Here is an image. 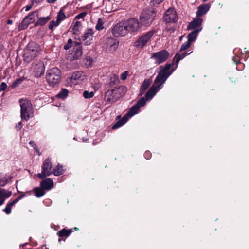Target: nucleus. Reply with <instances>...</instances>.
Returning a JSON list of instances; mask_svg holds the SVG:
<instances>
[{
    "label": "nucleus",
    "mask_w": 249,
    "mask_h": 249,
    "mask_svg": "<svg viewBox=\"0 0 249 249\" xmlns=\"http://www.w3.org/2000/svg\"><path fill=\"white\" fill-rule=\"evenodd\" d=\"M202 19L200 18H198L196 19L193 20L188 25V29L192 30L200 26L202 23Z\"/></svg>",
    "instance_id": "obj_24"
},
{
    "label": "nucleus",
    "mask_w": 249,
    "mask_h": 249,
    "mask_svg": "<svg viewBox=\"0 0 249 249\" xmlns=\"http://www.w3.org/2000/svg\"><path fill=\"white\" fill-rule=\"evenodd\" d=\"M22 127V122H19L18 123V124H17V125H16V128L18 130H19L21 129Z\"/></svg>",
    "instance_id": "obj_49"
},
{
    "label": "nucleus",
    "mask_w": 249,
    "mask_h": 249,
    "mask_svg": "<svg viewBox=\"0 0 249 249\" xmlns=\"http://www.w3.org/2000/svg\"><path fill=\"white\" fill-rule=\"evenodd\" d=\"M128 76V72L127 71H124L120 75V78L122 80H124L126 79Z\"/></svg>",
    "instance_id": "obj_46"
},
{
    "label": "nucleus",
    "mask_w": 249,
    "mask_h": 249,
    "mask_svg": "<svg viewBox=\"0 0 249 249\" xmlns=\"http://www.w3.org/2000/svg\"><path fill=\"white\" fill-rule=\"evenodd\" d=\"M71 233V231H68L65 229H63L59 231L58 233V236L61 237H68L70 233Z\"/></svg>",
    "instance_id": "obj_37"
},
{
    "label": "nucleus",
    "mask_w": 249,
    "mask_h": 249,
    "mask_svg": "<svg viewBox=\"0 0 249 249\" xmlns=\"http://www.w3.org/2000/svg\"><path fill=\"white\" fill-rule=\"evenodd\" d=\"M35 149V150L36 151V152L37 153V154L40 156L41 155V153L39 150V149H38L37 147H36L35 148H34Z\"/></svg>",
    "instance_id": "obj_53"
},
{
    "label": "nucleus",
    "mask_w": 249,
    "mask_h": 249,
    "mask_svg": "<svg viewBox=\"0 0 249 249\" xmlns=\"http://www.w3.org/2000/svg\"><path fill=\"white\" fill-rule=\"evenodd\" d=\"M146 101V99L144 97L140 98L137 101V104L132 106L129 111L115 124L112 126V129H115L123 125L130 118L138 113L140 108L145 105Z\"/></svg>",
    "instance_id": "obj_1"
},
{
    "label": "nucleus",
    "mask_w": 249,
    "mask_h": 249,
    "mask_svg": "<svg viewBox=\"0 0 249 249\" xmlns=\"http://www.w3.org/2000/svg\"><path fill=\"white\" fill-rule=\"evenodd\" d=\"M7 87V84L5 82H2L0 85V92L2 91L5 90Z\"/></svg>",
    "instance_id": "obj_47"
},
{
    "label": "nucleus",
    "mask_w": 249,
    "mask_h": 249,
    "mask_svg": "<svg viewBox=\"0 0 249 249\" xmlns=\"http://www.w3.org/2000/svg\"><path fill=\"white\" fill-rule=\"evenodd\" d=\"M29 144L34 148L37 146L36 144L35 143L34 141L32 140L29 142Z\"/></svg>",
    "instance_id": "obj_50"
},
{
    "label": "nucleus",
    "mask_w": 249,
    "mask_h": 249,
    "mask_svg": "<svg viewBox=\"0 0 249 249\" xmlns=\"http://www.w3.org/2000/svg\"><path fill=\"white\" fill-rule=\"evenodd\" d=\"M39 46L34 42L29 43L25 50L24 59L27 62H30L36 57L38 53Z\"/></svg>",
    "instance_id": "obj_4"
},
{
    "label": "nucleus",
    "mask_w": 249,
    "mask_h": 249,
    "mask_svg": "<svg viewBox=\"0 0 249 249\" xmlns=\"http://www.w3.org/2000/svg\"><path fill=\"white\" fill-rule=\"evenodd\" d=\"M11 195V192L4 189L0 188V206L2 205L5 200L9 197Z\"/></svg>",
    "instance_id": "obj_21"
},
{
    "label": "nucleus",
    "mask_w": 249,
    "mask_h": 249,
    "mask_svg": "<svg viewBox=\"0 0 249 249\" xmlns=\"http://www.w3.org/2000/svg\"><path fill=\"white\" fill-rule=\"evenodd\" d=\"M43 0H33L32 2H35L36 3H39L41 2Z\"/></svg>",
    "instance_id": "obj_54"
},
{
    "label": "nucleus",
    "mask_w": 249,
    "mask_h": 249,
    "mask_svg": "<svg viewBox=\"0 0 249 249\" xmlns=\"http://www.w3.org/2000/svg\"><path fill=\"white\" fill-rule=\"evenodd\" d=\"M94 92H89L88 91H85L83 92V96L86 99L90 98L94 96Z\"/></svg>",
    "instance_id": "obj_41"
},
{
    "label": "nucleus",
    "mask_w": 249,
    "mask_h": 249,
    "mask_svg": "<svg viewBox=\"0 0 249 249\" xmlns=\"http://www.w3.org/2000/svg\"><path fill=\"white\" fill-rule=\"evenodd\" d=\"M31 71L35 77L41 76L45 71V66L41 61H37L33 63L31 67Z\"/></svg>",
    "instance_id": "obj_9"
},
{
    "label": "nucleus",
    "mask_w": 249,
    "mask_h": 249,
    "mask_svg": "<svg viewBox=\"0 0 249 249\" xmlns=\"http://www.w3.org/2000/svg\"><path fill=\"white\" fill-rule=\"evenodd\" d=\"M149 152H145L144 154V156L147 159H148L150 157V156H149Z\"/></svg>",
    "instance_id": "obj_56"
},
{
    "label": "nucleus",
    "mask_w": 249,
    "mask_h": 249,
    "mask_svg": "<svg viewBox=\"0 0 249 249\" xmlns=\"http://www.w3.org/2000/svg\"><path fill=\"white\" fill-rule=\"evenodd\" d=\"M104 27L103 26V22L101 18H99L98 19L97 24L95 26V28L96 30L98 31H101L104 29Z\"/></svg>",
    "instance_id": "obj_38"
},
{
    "label": "nucleus",
    "mask_w": 249,
    "mask_h": 249,
    "mask_svg": "<svg viewBox=\"0 0 249 249\" xmlns=\"http://www.w3.org/2000/svg\"><path fill=\"white\" fill-rule=\"evenodd\" d=\"M156 13L152 9H144L140 16V19L141 23L145 26L150 25L153 22Z\"/></svg>",
    "instance_id": "obj_6"
},
{
    "label": "nucleus",
    "mask_w": 249,
    "mask_h": 249,
    "mask_svg": "<svg viewBox=\"0 0 249 249\" xmlns=\"http://www.w3.org/2000/svg\"><path fill=\"white\" fill-rule=\"evenodd\" d=\"M112 32L115 37L124 36L128 33L124 22L117 24L113 28Z\"/></svg>",
    "instance_id": "obj_10"
},
{
    "label": "nucleus",
    "mask_w": 249,
    "mask_h": 249,
    "mask_svg": "<svg viewBox=\"0 0 249 249\" xmlns=\"http://www.w3.org/2000/svg\"><path fill=\"white\" fill-rule=\"evenodd\" d=\"M118 42L114 41L113 43L110 46V50L113 52L115 51L118 48Z\"/></svg>",
    "instance_id": "obj_43"
},
{
    "label": "nucleus",
    "mask_w": 249,
    "mask_h": 249,
    "mask_svg": "<svg viewBox=\"0 0 249 249\" xmlns=\"http://www.w3.org/2000/svg\"><path fill=\"white\" fill-rule=\"evenodd\" d=\"M104 99L105 100L110 103L115 102L118 100L116 94H115L114 89L108 90L105 92Z\"/></svg>",
    "instance_id": "obj_16"
},
{
    "label": "nucleus",
    "mask_w": 249,
    "mask_h": 249,
    "mask_svg": "<svg viewBox=\"0 0 249 249\" xmlns=\"http://www.w3.org/2000/svg\"><path fill=\"white\" fill-rule=\"evenodd\" d=\"M151 84V80L149 79H145L140 87L139 95L142 96L144 94L145 90L149 87Z\"/></svg>",
    "instance_id": "obj_26"
},
{
    "label": "nucleus",
    "mask_w": 249,
    "mask_h": 249,
    "mask_svg": "<svg viewBox=\"0 0 249 249\" xmlns=\"http://www.w3.org/2000/svg\"><path fill=\"white\" fill-rule=\"evenodd\" d=\"M25 194L23 193L20 196L15 199L12 202H9L6 207L3 209V211L5 212L7 214H9L11 212V208L16 203L18 202L21 199L25 196Z\"/></svg>",
    "instance_id": "obj_17"
},
{
    "label": "nucleus",
    "mask_w": 249,
    "mask_h": 249,
    "mask_svg": "<svg viewBox=\"0 0 249 249\" xmlns=\"http://www.w3.org/2000/svg\"><path fill=\"white\" fill-rule=\"evenodd\" d=\"M202 29V27H200L198 29L195 30L190 33H189L187 36L188 41L190 43H192L194 41L198 35V33L201 31Z\"/></svg>",
    "instance_id": "obj_25"
},
{
    "label": "nucleus",
    "mask_w": 249,
    "mask_h": 249,
    "mask_svg": "<svg viewBox=\"0 0 249 249\" xmlns=\"http://www.w3.org/2000/svg\"><path fill=\"white\" fill-rule=\"evenodd\" d=\"M210 4L208 3L200 5L198 7V9L196 12L197 16L200 17L206 13L210 9Z\"/></svg>",
    "instance_id": "obj_23"
},
{
    "label": "nucleus",
    "mask_w": 249,
    "mask_h": 249,
    "mask_svg": "<svg viewBox=\"0 0 249 249\" xmlns=\"http://www.w3.org/2000/svg\"><path fill=\"white\" fill-rule=\"evenodd\" d=\"M57 0H47V1L50 3H54Z\"/></svg>",
    "instance_id": "obj_55"
},
{
    "label": "nucleus",
    "mask_w": 249,
    "mask_h": 249,
    "mask_svg": "<svg viewBox=\"0 0 249 249\" xmlns=\"http://www.w3.org/2000/svg\"><path fill=\"white\" fill-rule=\"evenodd\" d=\"M191 45V43H190L189 41H188L187 40V42L184 43L180 49V52H181L182 51H184V50H185L186 49H187L188 48H189Z\"/></svg>",
    "instance_id": "obj_42"
},
{
    "label": "nucleus",
    "mask_w": 249,
    "mask_h": 249,
    "mask_svg": "<svg viewBox=\"0 0 249 249\" xmlns=\"http://www.w3.org/2000/svg\"><path fill=\"white\" fill-rule=\"evenodd\" d=\"M51 19L50 16H47L45 17H40L36 21L35 23L36 25H44L47 22H48Z\"/></svg>",
    "instance_id": "obj_29"
},
{
    "label": "nucleus",
    "mask_w": 249,
    "mask_h": 249,
    "mask_svg": "<svg viewBox=\"0 0 249 249\" xmlns=\"http://www.w3.org/2000/svg\"><path fill=\"white\" fill-rule=\"evenodd\" d=\"M93 30L91 28L87 29L82 37V39L85 41L87 45H89L91 43V41L93 39Z\"/></svg>",
    "instance_id": "obj_15"
},
{
    "label": "nucleus",
    "mask_w": 249,
    "mask_h": 249,
    "mask_svg": "<svg viewBox=\"0 0 249 249\" xmlns=\"http://www.w3.org/2000/svg\"><path fill=\"white\" fill-rule=\"evenodd\" d=\"M169 56V53L167 51L163 50L152 54L151 58L155 60V62L158 64L165 61Z\"/></svg>",
    "instance_id": "obj_13"
},
{
    "label": "nucleus",
    "mask_w": 249,
    "mask_h": 249,
    "mask_svg": "<svg viewBox=\"0 0 249 249\" xmlns=\"http://www.w3.org/2000/svg\"><path fill=\"white\" fill-rule=\"evenodd\" d=\"M66 18V16L65 15L63 10L60 9L59 11L57 16V21H58L60 23L61 21L64 20Z\"/></svg>",
    "instance_id": "obj_33"
},
{
    "label": "nucleus",
    "mask_w": 249,
    "mask_h": 249,
    "mask_svg": "<svg viewBox=\"0 0 249 249\" xmlns=\"http://www.w3.org/2000/svg\"><path fill=\"white\" fill-rule=\"evenodd\" d=\"M12 23H13L12 20H10V19L7 20V24H12Z\"/></svg>",
    "instance_id": "obj_57"
},
{
    "label": "nucleus",
    "mask_w": 249,
    "mask_h": 249,
    "mask_svg": "<svg viewBox=\"0 0 249 249\" xmlns=\"http://www.w3.org/2000/svg\"><path fill=\"white\" fill-rule=\"evenodd\" d=\"M208 0H202V1H203V2H205V1H208Z\"/></svg>",
    "instance_id": "obj_58"
},
{
    "label": "nucleus",
    "mask_w": 249,
    "mask_h": 249,
    "mask_svg": "<svg viewBox=\"0 0 249 249\" xmlns=\"http://www.w3.org/2000/svg\"><path fill=\"white\" fill-rule=\"evenodd\" d=\"M85 78V75L82 71L74 72L71 77V80L72 82H74L76 81H81Z\"/></svg>",
    "instance_id": "obj_19"
},
{
    "label": "nucleus",
    "mask_w": 249,
    "mask_h": 249,
    "mask_svg": "<svg viewBox=\"0 0 249 249\" xmlns=\"http://www.w3.org/2000/svg\"><path fill=\"white\" fill-rule=\"evenodd\" d=\"M64 173L63 166L58 164L55 168L53 170V173L54 176H59Z\"/></svg>",
    "instance_id": "obj_30"
},
{
    "label": "nucleus",
    "mask_w": 249,
    "mask_h": 249,
    "mask_svg": "<svg viewBox=\"0 0 249 249\" xmlns=\"http://www.w3.org/2000/svg\"><path fill=\"white\" fill-rule=\"evenodd\" d=\"M20 112L22 120L28 121L33 114L32 105L28 100H20Z\"/></svg>",
    "instance_id": "obj_5"
},
{
    "label": "nucleus",
    "mask_w": 249,
    "mask_h": 249,
    "mask_svg": "<svg viewBox=\"0 0 249 249\" xmlns=\"http://www.w3.org/2000/svg\"><path fill=\"white\" fill-rule=\"evenodd\" d=\"M171 64H166L165 67L161 70L157 75L154 81V84L160 88V86L165 82L168 77L171 75L172 71H170Z\"/></svg>",
    "instance_id": "obj_3"
},
{
    "label": "nucleus",
    "mask_w": 249,
    "mask_h": 249,
    "mask_svg": "<svg viewBox=\"0 0 249 249\" xmlns=\"http://www.w3.org/2000/svg\"><path fill=\"white\" fill-rule=\"evenodd\" d=\"M35 14V12L31 13L28 15V16L26 17L25 18H27L28 19H29V21L32 23L34 21Z\"/></svg>",
    "instance_id": "obj_44"
},
{
    "label": "nucleus",
    "mask_w": 249,
    "mask_h": 249,
    "mask_svg": "<svg viewBox=\"0 0 249 249\" xmlns=\"http://www.w3.org/2000/svg\"><path fill=\"white\" fill-rule=\"evenodd\" d=\"M154 33V30H151L142 35L135 41V46L139 48L143 47L151 40Z\"/></svg>",
    "instance_id": "obj_7"
},
{
    "label": "nucleus",
    "mask_w": 249,
    "mask_h": 249,
    "mask_svg": "<svg viewBox=\"0 0 249 249\" xmlns=\"http://www.w3.org/2000/svg\"><path fill=\"white\" fill-rule=\"evenodd\" d=\"M114 90L115 91V94H116L118 100L120 97L124 96L126 93L127 91V88L124 85H121L118 88L114 89Z\"/></svg>",
    "instance_id": "obj_20"
},
{
    "label": "nucleus",
    "mask_w": 249,
    "mask_h": 249,
    "mask_svg": "<svg viewBox=\"0 0 249 249\" xmlns=\"http://www.w3.org/2000/svg\"><path fill=\"white\" fill-rule=\"evenodd\" d=\"M164 0H151V4L152 5H158L162 2Z\"/></svg>",
    "instance_id": "obj_48"
},
{
    "label": "nucleus",
    "mask_w": 249,
    "mask_h": 249,
    "mask_svg": "<svg viewBox=\"0 0 249 249\" xmlns=\"http://www.w3.org/2000/svg\"><path fill=\"white\" fill-rule=\"evenodd\" d=\"M233 61L235 63L237 64L238 62L239 61V60L238 59V57L236 56H235L233 58Z\"/></svg>",
    "instance_id": "obj_52"
},
{
    "label": "nucleus",
    "mask_w": 249,
    "mask_h": 249,
    "mask_svg": "<svg viewBox=\"0 0 249 249\" xmlns=\"http://www.w3.org/2000/svg\"><path fill=\"white\" fill-rule=\"evenodd\" d=\"M81 27V22L80 21H76L73 27H72V31L73 34H77L79 31L80 28Z\"/></svg>",
    "instance_id": "obj_35"
},
{
    "label": "nucleus",
    "mask_w": 249,
    "mask_h": 249,
    "mask_svg": "<svg viewBox=\"0 0 249 249\" xmlns=\"http://www.w3.org/2000/svg\"><path fill=\"white\" fill-rule=\"evenodd\" d=\"M124 22L128 32L136 33L141 28L140 22L136 18H131Z\"/></svg>",
    "instance_id": "obj_11"
},
{
    "label": "nucleus",
    "mask_w": 249,
    "mask_h": 249,
    "mask_svg": "<svg viewBox=\"0 0 249 249\" xmlns=\"http://www.w3.org/2000/svg\"><path fill=\"white\" fill-rule=\"evenodd\" d=\"M52 165L49 159H46L43 163L42 166V171L41 173L37 175V177L41 179H43L46 176H49L52 174Z\"/></svg>",
    "instance_id": "obj_8"
},
{
    "label": "nucleus",
    "mask_w": 249,
    "mask_h": 249,
    "mask_svg": "<svg viewBox=\"0 0 249 249\" xmlns=\"http://www.w3.org/2000/svg\"><path fill=\"white\" fill-rule=\"evenodd\" d=\"M46 80L49 84L54 87L59 83L61 78V72L60 69L54 67L49 69L46 75Z\"/></svg>",
    "instance_id": "obj_2"
},
{
    "label": "nucleus",
    "mask_w": 249,
    "mask_h": 249,
    "mask_svg": "<svg viewBox=\"0 0 249 249\" xmlns=\"http://www.w3.org/2000/svg\"><path fill=\"white\" fill-rule=\"evenodd\" d=\"M35 195L37 197H40L45 194L43 189L38 187L35 188L34 189Z\"/></svg>",
    "instance_id": "obj_32"
},
{
    "label": "nucleus",
    "mask_w": 249,
    "mask_h": 249,
    "mask_svg": "<svg viewBox=\"0 0 249 249\" xmlns=\"http://www.w3.org/2000/svg\"><path fill=\"white\" fill-rule=\"evenodd\" d=\"M191 53V52L189 53H188L187 52H184L181 53H178L176 54V55L174 58V61H175L176 64L177 65L180 60L183 59L187 55L190 54Z\"/></svg>",
    "instance_id": "obj_27"
},
{
    "label": "nucleus",
    "mask_w": 249,
    "mask_h": 249,
    "mask_svg": "<svg viewBox=\"0 0 249 249\" xmlns=\"http://www.w3.org/2000/svg\"><path fill=\"white\" fill-rule=\"evenodd\" d=\"M73 59H79L82 54V45L79 42H75L70 53Z\"/></svg>",
    "instance_id": "obj_14"
},
{
    "label": "nucleus",
    "mask_w": 249,
    "mask_h": 249,
    "mask_svg": "<svg viewBox=\"0 0 249 249\" xmlns=\"http://www.w3.org/2000/svg\"><path fill=\"white\" fill-rule=\"evenodd\" d=\"M68 93L69 91L67 89H62L57 95V97L60 99H65L67 97Z\"/></svg>",
    "instance_id": "obj_34"
},
{
    "label": "nucleus",
    "mask_w": 249,
    "mask_h": 249,
    "mask_svg": "<svg viewBox=\"0 0 249 249\" xmlns=\"http://www.w3.org/2000/svg\"><path fill=\"white\" fill-rule=\"evenodd\" d=\"M31 22L27 18H24L18 26L19 30H24Z\"/></svg>",
    "instance_id": "obj_31"
},
{
    "label": "nucleus",
    "mask_w": 249,
    "mask_h": 249,
    "mask_svg": "<svg viewBox=\"0 0 249 249\" xmlns=\"http://www.w3.org/2000/svg\"><path fill=\"white\" fill-rule=\"evenodd\" d=\"M76 42L73 41L71 39H69L67 43L64 45V49L67 50L70 48H72Z\"/></svg>",
    "instance_id": "obj_36"
},
{
    "label": "nucleus",
    "mask_w": 249,
    "mask_h": 249,
    "mask_svg": "<svg viewBox=\"0 0 249 249\" xmlns=\"http://www.w3.org/2000/svg\"><path fill=\"white\" fill-rule=\"evenodd\" d=\"M24 80V78H20L19 79H17L16 80H15L12 84L11 85V87L12 88H15L18 86V85L19 84H20L21 83V82Z\"/></svg>",
    "instance_id": "obj_40"
},
{
    "label": "nucleus",
    "mask_w": 249,
    "mask_h": 249,
    "mask_svg": "<svg viewBox=\"0 0 249 249\" xmlns=\"http://www.w3.org/2000/svg\"><path fill=\"white\" fill-rule=\"evenodd\" d=\"M178 20L177 12L173 8H169L163 16V20L166 23H176Z\"/></svg>",
    "instance_id": "obj_12"
},
{
    "label": "nucleus",
    "mask_w": 249,
    "mask_h": 249,
    "mask_svg": "<svg viewBox=\"0 0 249 249\" xmlns=\"http://www.w3.org/2000/svg\"><path fill=\"white\" fill-rule=\"evenodd\" d=\"M160 88L156 85H152L145 94V98L147 100H150L156 95Z\"/></svg>",
    "instance_id": "obj_18"
},
{
    "label": "nucleus",
    "mask_w": 249,
    "mask_h": 249,
    "mask_svg": "<svg viewBox=\"0 0 249 249\" xmlns=\"http://www.w3.org/2000/svg\"><path fill=\"white\" fill-rule=\"evenodd\" d=\"M32 6H33V3H31L30 5L26 6L25 7V11H28L30 10L32 8Z\"/></svg>",
    "instance_id": "obj_51"
},
{
    "label": "nucleus",
    "mask_w": 249,
    "mask_h": 249,
    "mask_svg": "<svg viewBox=\"0 0 249 249\" xmlns=\"http://www.w3.org/2000/svg\"><path fill=\"white\" fill-rule=\"evenodd\" d=\"M87 15V13L85 12H82L79 14H78L76 17L75 18L77 19H81L84 18L86 15Z\"/></svg>",
    "instance_id": "obj_45"
},
{
    "label": "nucleus",
    "mask_w": 249,
    "mask_h": 249,
    "mask_svg": "<svg viewBox=\"0 0 249 249\" xmlns=\"http://www.w3.org/2000/svg\"><path fill=\"white\" fill-rule=\"evenodd\" d=\"M60 23L58 21L52 20L49 25V30L52 31L54 27H57L59 25Z\"/></svg>",
    "instance_id": "obj_39"
},
{
    "label": "nucleus",
    "mask_w": 249,
    "mask_h": 249,
    "mask_svg": "<svg viewBox=\"0 0 249 249\" xmlns=\"http://www.w3.org/2000/svg\"><path fill=\"white\" fill-rule=\"evenodd\" d=\"M42 189L46 190H49L52 189L53 186V182L51 178H47L43 180L40 183Z\"/></svg>",
    "instance_id": "obj_22"
},
{
    "label": "nucleus",
    "mask_w": 249,
    "mask_h": 249,
    "mask_svg": "<svg viewBox=\"0 0 249 249\" xmlns=\"http://www.w3.org/2000/svg\"><path fill=\"white\" fill-rule=\"evenodd\" d=\"M12 178V177L9 175H5L3 178L0 175V186H4L11 181Z\"/></svg>",
    "instance_id": "obj_28"
}]
</instances>
